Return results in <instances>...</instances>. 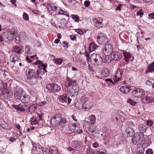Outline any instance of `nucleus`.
<instances>
[{
    "mask_svg": "<svg viewBox=\"0 0 154 154\" xmlns=\"http://www.w3.org/2000/svg\"><path fill=\"white\" fill-rule=\"evenodd\" d=\"M26 75L28 79V82L31 85L35 84L37 82V74L35 71L31 69H27L26 71Z\"/></svg>",
    "mask_w": 154,
    "mask_h": 154,
    "instance_id": "f257e3e1",
    "label": "nucleus"
},
{
    "mask_svg": "<svg viewBox=\"0 0 154 154\" xmlns=\"http://www.w3.org/2000/svg\"><path fill=\"white\" fill-rule=\"evenodd\" d=\"M127 115L123 112L119 111L114 113L111 116L112 118H115L116 123L118 124L122 125L125 121L127 117Z\"/></svg>",
    "mask_w": 154,
    "mask_h": 154,
    "instance_id": "f03ea898",
    "label": "nucleus"
},
{
    "mask_svg": "<svg viewBox=\"0 0 154 154\" xmlns=\"http://www.w3.org/2000/svg\"><path fill=\"white\" fill-rule=\"evenodd\" d=\"M81 101L83 103V109L86 111L89 110L93 105V103L85 97H81Z\"/></svg>",
    "mask_w": 154,
    "mask_h": 154,
    "instance_id": "7ed1b4c3",
    "label": "nucleus"
},
{
    "mask_svg": "<svg viewBox=\"0 0 154 154\" xmlns=\"http://www.w3.org/2000/svg\"><path fill=\"white\" fill-rule=\"evenodd\" d=\"M90 122H85L84 125V127L90 134L94 136L97 131V129L95 127L90 125Z\"/></svg>",
    "mask_w": 154,
    "mask_h": 154,
    "instance_id": "20e7f679",
    "label": "nucleus"
},
{
    "mask_svg": "<svg viewBox=\"0 0 154 154\" xmlns=\"http://www.w3.org/2000/svg\"><path fill=\"white\" fill-rule=\"evenodd\" d=\"M90 60L93 61L95 66L101 65L102 63L103 59L102 57L96 54H93L90 56Z\"/></svg>",
    "mask_w": 154,
    "mask_h": 154,
    "instance_id": "39448f33",
    "label": "nucleus"
},
{
    "mask_svg": "<svg viewBox=\"0 0 154 154\" xmlns=\"http://www.w3.org/2000/svg\"><path fill=\"white\" fill-rule=\"evenodd\" d=\"M45 89L51 93H55L60 91L61 89L60 87L56 84H48Z\"/></svg>",
    "mask_w": 154,
    "mask_h": 154,
    "instance_id": "423d86ee",
    "label": "nucleus"
},
{
    "mask_svg": "<svg viewBox=\"0 0 154 154\" xmlns=\"http://www.w3.org/2000/svg\"><path fill=\"white\" fill-rule=\"evenodd\" d=\"M69 129L72 132H77L78 134H81L83 131L82 129H80V125L78 123H71L68 126Z\"/></svg>",
    "mask_w": 154,
    "mask_h": 154,
    "instance_id": "0eeeda50",
    "label": "nucleus"
},
{
    "mask_svg": "<svg viewBox=\"0 0 154 154\" xmlns=\"http://www.w3.org/2000/svg\"><path fill=\"white\" fill-rule=\"evenodd\" d=\"M14 96L16 99L19 100L24 93L23 90L20 87L16 86L13 90Z\"/></svg>",
    "mask_w": 154,
    "mask_h": 154,
    "instance_id": "6e6552de",
    "label": "nucleus"
},
{
    "mask_svg": "<svg viewBox=\"0 0 154 154\" xmlns=\"http://www.w3.org/2000/svg\"><path fill=\"white\" fill-rule=\"evenodd\" d=\"M112 51V47L111 44L109 43L106 44L102 49L103 54L107 56L110 55Z\"/></svg>",
    "mask_w": 154,
    "mask_h": 154,
    "instance_id": "1a4fd4ad",
    "label": "nucleus"
},
{
    "mask_svg": "<svg viewBox=\"0 0 154 154\" xmlns=\"http://www.w3.org/2000/svg\"><path fill=\"white\" fill-rule=\"evenodd\" d=\"M132 94L134 97H142L145 96V91L142 88H137L132 91Z\"/></svg>",
    "mask_w": 154,
    "mask_h": 154,
    "instance_id": "9d476101",
    "label": "nucleus"
},
{
    "mask_svg": "<svg viewBox=\"0 0 154 154\" xmlns=\"http://www.w3.org/2000/svg\"><path fill=\"white\" fill-rule=\"evenodd\" d=\"M46 65H43L42 67L39 66L38 68L36 73L37 79H40L42 78V76L44 75L45 72H47L46 69Z\"/></svg>",
    "mask_w": 154,
    "mask_h": 154,
    "instance_id": "9b49d317",
    "label": "nucleus"
},
{
    "mask_svg": "<svg viewBox=\"0 0 154 154\" xmlns=\"http://www.w3.org/2000/svg\"><path fill=\"white\" fill-rule=\"evenodd\" d=\"M108 38L105 34L103 33H100L97 37V42L99 44L103 45L104 43L107 42Z\"/></svg>",
    "mask_w": 154,
    "mask_h": 154,
    "instance_id": "f8f14e48",
    "label": "nucleus"
},
{
    "mask_svg": "<svg viewBox=\"0 0 154 154\" xmlns=\"http://www.w3.org/2000/svg\"><path fill=\"white\" fill-rule=\"evenodd\" d=\"M123 70L120 69H118L114 75L113 79L115 82L120 81L121 80Z\"/></svg>",
    "mask_w": 154,
    "mask_h": 154,
    "instance_id": "ddd939ff",
    "label": "nucleus"
},
{
    "mask_svg": "<svg viewBox=\"0 0 154 154\" xmlns=\"http://www.w3.org/2000/svg\"><path fill=\"white\" fill-rule=\"evenodd\" d=\"M93 20L95 26L97 28L101 27L103 26V20L100 17H95L93 18Z\"/></svg>",
    "mask_w": 154,
    "mask_h": 154,
    "instance_id": "4468645a",
    "label": "nucleus"
},
{
    "mask_svg": "<svg viewBox=\"0 0 154 154\" xmlns=\"http://www.w3.org/2000/svg\"><path fill=\"white\" fill-rule=\"evenodd\" d=\"M79 91V89L77 85L74 84L72 86L71 89L69 90V94L71 96H75L77 94Z\"/></svg>",
    "mask_w": 154,
    "mask_h": 154,
    "instance_id": "2eb2a0df",
    "label": "nucleus"
},
{
    "mask_svg": "<svg viewBox=\"0 0 154 154\" xmlns=\"http://www.w3.org/2000/svg\"><path fill=\"white\" fill-rule=\"evenodd\" d=\"M20 39L24 40L25 42H27L28 38L27 34L24 32H21L20 34L19 37H17L15 38V39L17 40V41L16 42L17 43H18L19 42V39Z\"/></svg>",
    "mask_w": 154,
    "mask_h": 154,
    "instance_id": "dca6fc26",
    "label": "nucleus"
},
{
    "mask_svg": "<svg viewBox=\"0 0 154 154\" xmlns=\"http://www.w3.org/2000/svg\"><path fill=\"white\" fill-rule=\"evenodd\" d=\"M59 99L61 102L62 103H65L68 104H69L72 100L69 98L67 97L66 94H64L62 95H60L59 97Z\"/></svg>",
    "mask_w": 154,
    "mask_h": 154,
    "instance_id": "f3484780",
    "label": "nucleus"
},
{
    "mask_svg": "<svg viewBox=\"0 0 154 154\" xmlns=\"http://www.w3.org/2000/svg\"><path fill=\"white\" fill-rule=\"evenodd\" d=\"M123 54L124 57L125 61L126 62H129L130 61H132L134 60L133 56H131V54L127 52L126 51L123 50Z\"/></svg>",
    "mask_w": 154,
    "mask_h": 154,
    "instance_id": "a211bd4d",
    "label": "nucleus"
},
{
    "mask_svg": "<svg viewBox=\"0 0 154 154\" xmlns=\"http://www.w3.org/2000/svg\"><path fill=\"white\" fill-rule=\"evenodd\" d=\"M111 57L112 60L114 61H117L121 59L122 56L118 52L114 51L112 52Z\"/></svg>",
    "mask_w": 154,
    "mask_h": 154,
    "instance_id": "6ab92c4d",
    "label": "nucleus"
},
{
    "mask_svg": "<svg viewBox=\"0 0 154 154\" xmlns=\"http://www.w3.org/2000/svg\"><path fill=\"white\" fill-rule=\"evenodd\" d=\"M60 118L57 116H53L51 119V125L53 127L60 125Z\"/></svg>",
    "mask_w": 154,
    "mask_h": 154,
    "instance_id": "aec40b11",
    "label": "nucleus"
},
{
    "mask_svg": "<svg viewBox=\"0 0 154 154\" xmlns=\"http://www.w3.org/2000/svg\"><path fill=\"white\" fill-rule=\"evenodd\" d=\"M19 100L23 103H27L29 101L30 97L29 95L23 93Z\"/></svg>",
    "mask_w": 154,
    "mask_h": 154,
    "instance_id": "412c9836",
    "label": "nucleus"
},
{
    "mask_svg": "<svg viewBox=\"0 0 154 154\" xmlns=\"http://www.w3.org/2000/svg\"><path fill=\"white\" fill-rule=\"evenodd\" d=\"M12 106L17 111L20 112H24L26 110L25 106L22 104H20L18 105L14 104L12 105Z\"/></svg>",
    "mask_w": 154,
    "mask_h": 154,
    "instance_id": "4be33fe9",
    "label": "nucleus"
},
{
    "mask_svg": "<svg viewBox=\"0 0 154 154\" xmlns=\"http://www.w3.org/2000/svg\"><path fill=\"white\" fill-rule=\"evenodd\" d=\"M141 100L144 103H147L153 102L154 99L152 97L146 96L141 98Z\"/></svg>",
    "mask_w": 154,
    "mask_h": 154,
    "instance_id": "5701e85b",
    "label": "nucleus"
},
{
    "mask_svg": "<svg viewBox=\"0 0 154 154\" xmlns=\"http://www.w3.org/2000/svg\"><path fill=\"white\" fill-rule=\"evenodd\" d=\"M12 51L18 54H21L23 52V50L20 47L17 46H13Z\"/></svg>",
    "mask_w": 154,
    "mask_h": 154,
    "instance_id": "b1692460",
    "label": "nucleus"
},
{
    "mask_svg": "<svg viewBox=\"0 0 154 154\" xmlns=\"http://www.w3.org/2000/svg\"><path fill=\"white\" fill-rule=\"evenodd\" d=\"M4 90H3L2 91V94L4 97L5 98L7 99H9L12 96L11 93L10 92H9L7 89H4Z\"/></svg>",
    "mask_w": 154,
    "mask_h": 154,
    "instance_id": "393cba45",
    "label": "nucleus"
},
{
    "mask_svg": "<svg viewBox=\"0 0 154 154\" xmlns=\"http://www.w3.org/2000/svg\"><path fill=\"white\" fill-rule=\"evenodd\" d=\"M130 90L129 87L124 85L122 86L120 88V91L124 94H127Z\"/></svg>",
    "mask_w": 154,
    "mask_h": 154,
    "instance_id": "a878e982",
    "label": "nucleus"
},
{
    "mask_svg": "<svg viewBox=\"0 0 154 154\" xmlns=\"http://www.w3.org/2000/svg\"><path fill=\"white\" fill-rule=\"evenodd\" d=\"M127 133V136L132 137L134 135V132L133 129L130 127H128L126 130Z\"/></svg>",
    "mask_w": 154,
    "mask_h": 154,
    "instance_id": "bb28decb",
    "label": "nucleus"
},
{
    "mask_svg": "<svg viewBox=\"0 0 154 154\" xmlns=\"http://www.w3.org/2000/svg\"><path fill=\"white\" fill-rule=\"evenodd\" d=\"M47 8L49 11H50L54 12L57 10V7L55 6L54 4L53 3L48 4Z\"/></svg>",
    "mask_w": 154,
    "mask_h": 154,
    "instance_id": "cd10ccee",
    "label": "nucleus"
},
{
    "mask_svg": "<svg viewBox=\"0 0 154 154\" xmlns=\"http://www.w3.org/2000/svg\"><path fill=\"white\" fill-rule=\"evenodd\" d=\"M109 74V70L106 68H103L101 71V75L103 77H108Z\"/></svg>",
    "mask_w": 154,
    "mask_h": 154,
    "instance_id": "c85d7f7f",
    "label": "nucleus"
},
{
    "mask_svg": "<svg viewBox=\"0 0 154 154\" xmlns=\"http://www.w3.org/2000/svg\"><path fill=\"white\" fill-rule=\"evenodd\" d=\"M98 47L94 42L91 43L89 45L88 50L89 52H91L97 49Z\"/></svg>",
    "mask_w": 154,
    "mask_h": 154,
    "instance_id": "c756f323",
    "label": "nucleus"
},
{
    "mask_svg": "<svg viewBox=\"0 0 154 154\" xmlns=\"http://www.w3.org/2000/svg\"><path fill=\"white\" fill-rule=\"evenodd\" d=\"M19 58L17 55L16 54H12L11 55L9 58L10 61L13 63H15L16 61H18Z\"/></svg>",
    "mask_w": 154,
    "mask_h": 154,
    "instance_id": "7c9ffc66",
    "label": "nucleus"
},
{
    "mask_svg": "<svg viewBox=\"0 0 154 154\" xmlns=\"http://www.w3.org/2000/svg\"><path fill=\"white\" fill-rule=\"evenodd\" d=\"M29 121L32 125H36L38 123V120L37 119V118L34 116L30 118Z\"/></svg>",
    "mask_w": 154,
    "mask_h": 154,
    "instance_id": "2f4dec72",
    "label": "nucleus"
},
{
    "mask_svg": "<svg viewBox=\"0 0 154 154\" xmlns=\"http://www.w3.org/2000/svg\"><path fill=\"white\" fill-rule=\"evenodd\" d=\"M138 128L140 132L143 133L146 131L147 128L146 124H142L139 125Z\"/></svg>",
    "mask_w": 154,
    "mask_h": 154,
    "instance_id": "473e14b6",
    "label": "nucleus"
},
{
    "mask_svg": "<svg viewBox=\"0 0 154 154\" xmlns=\"http://www.w3.org/2000/svg\"><path fill=\"white\" fill-rule=\"evenodd\" d=\"M75 82V80H73L69 77H68L67 78V81L66 83V87L68 88L69 87L71 86L72 85L74 84Z\"/></svg>",
    "mask_w": 154,
    "mask_h": 154,
    "instance_id": "72a5a7b5",
    "label": "nucleus"
},
{
    "mask_svg": "<svg viewBox=\"0 0 154 154\" xmlns=\"http://www.w3.org/2000/svg\"><path fill=\"white\" fill-rule=\"evenodd\" d=\"M25 52L30 54L34 52V51L32 49L30 46L29 45H26L25 48Z\"/></svg>",
    "mask_w": 154,
    "mask_h": 154,
    "instance_id": "f704fd0d",
    "label": "nucleus"
},
{
    "mask_svg": "<svg viewBox=\"0 0 154 154\" xmlns=\"http://www.w3.org/2000/svg\"><path fill=\"white\" fill-rule=\"evenodd\" d=\"M73 60L75 62L80 63L81 62V60L77 54H74L72 55Z\"/></svg>",
    "mask_w": 154,
    "mask_h": 154,
    "instance_id": "c9c22d12",
    "label": "nucleus"
},
{
    "mask_svg": "<svg viewBox=\"0 0 154 154\" xmlns=\"http://www.w3.org/2000/svg\"><path fill=\"white\" fill-rule=\"evenodd\" d=\"M76 108L78 109H81L83 108V103L81 101V98L80 102H76L75 104Z\"/></svg>",
    "mask_w": 154,
    "mask_h": 154,
    "instance_id": "e433bc0d",
    "label": "nucleus"
},
{
    "mask_svg": "<svg viewBox=\"0 0 154 154\" xmlns=\"http://www.w3.org/2000/svg\"><path fill=\"white\" fill-rule=\"evenodd\" d=\"M41 150L43 151V154H53V153L51 150V149H50L42 147Z\"/></svg>",
    "mask_w": 154,
    "mask_h": 154,
    "instance_id": "4c0bfd02",
    "label": "nucleus"
},
{
    "mask_svg": "<svg viewBox=\"0 0 154 154\" xmlns=\"http://www.w3.org/2000/svg\"><path fill=\"white\" fill-rule=\"evenodd\" d=\"M58 9H59V11H57L56 12V13H57V14L63 15H67V14L66 12L64 11L60 8H58ZM57 10H58V9H57Z\"/></svg>",
    "mask_w": 154,
    "mask_h": 154,
    "instance_id": "58836bf2",
    "label": "nucleus"
},
{
    "mask_svg": "<svg viewBox=\"0 0 154 154\" xmlns=\"http://www.w3.org/2000/svg\"><path fill=\"white\" fill-rule=\"evenodd\" d=\"M89 120L91 122V124H94L96 122V117L94 115H91L89 117Z\"/></svg>",
    "mask_w": 154,
    "mask_h": 154,
    "instance_id": "ea45409f",
    "label": "nucleus"
},
{
    "mask_svg": "<svg viewBox=\"0 0 154 154\" xmlns=\"http://www.w3.org/2000/svg\"><path fill=\"white\" fill-rule=\"evenodd\" d=\"M147 68L149 71H150L151 72H152L154 71V60L152 63L149 64Z\"/></svg>",
    "mask_w": 154,
    "mask_h": 154,
    "instance_id": "a19ab883",
    "label": "nucleus"
},
{
    "mask_svg": "<svg viewBox=\"0 0 154 154\" xmlns=\"http://www.w3.org/2000/svg\"><path fill=\"white\" fill-rule=\"evenodd\" d=\"M33 63L35 65L38 66V68L39 66H40V67H42L43 65H46L45 64H43L42 61L39 60H36L35 62H33Z\"/></svg>",
    "mask_w": 154,
    "mask_h": 154,
    "instance_id": "79ce46f5",
    "label": "nucleus"
},
{
    "mask_svg": "<svg viewBox=\"0 0 154 154\" xmlns=\"http://www.w3.org/2000/svg\"><path fill=\"white\" fill-rule=\"evenodd\" d=\"M63 61V60L60 58H55L54 60V62L56 64L60 65L61 64Z\"/></svg>",
    "mask_w": 154,
    "mask_h": 154,
    "instance_id": "37998d69",
    "label": "nucleus"
},
{
    "mask_svg": "<svg viewBox=\"0 0 154 154\" xmlns=\"http://www.w3.org/2000/svg\"><path fill=\"white\" fill-rule=\"evenodd\" d=\"M75 31L78 34L80 35L83 34L84 32H86V30L85 29H75Z\"/></svg>",
    "mask_w": 154,
    "mask_h": 154,
    "instance_id": "c03bdc74",
    "label": "nucleus"
},
{
    "mask_svg": "<svg viewBox=\"0 0 154 154\" xmlns=\"http://www.w3.org/2000/svg\"><path fill=\"white\" fill-rule=\"evenodd\" d=\"M7 85V84L6 83H4L2 82V83H1L0 84V87L1 88H0V90H1L2 91L4 90V89H6V88Z\"/></svg>",
    "mask_w": 154,
    "mask_h": 154,
    "instance_id": "a18cd8bd",
    "label": "nucleus"
},
{
    "mask_svg": "<svg viewBox=\"0 0 154 154\" xmlns=\"http://www.w3.org/2000/svg\"><path fill=\"white\" fill-rule=\"evenodd\" d=\"M139 137H134L132 138V141L133 144H136L139 143Z\"/></svg>",
    "mask_w": 154,
    "mask_h": 154,
    "instance_id": "49530a36",
    "label": "nucleus"
},
{
    "mask_svg": "<svg viewBox=\"0 0 154 154\" xmlns=\"http://www.w3.org/2000/svg\"><path fill=\"white\" fill-rule=\"evenodd\" d=\"M33 150L32 151V153H35V151L37 152L38 149H39V147H38L37 144L36 143H33L32 144Z\"/></svg>",
    "mask_w": 154,
    "mask_h": 154,
    "instance_id": "de8ad7c7",
    "label": "nucleus"
},
{
    "mask_svg": "<svg viewBox=\"0 0 154 154\" xmlns=\"http://www.w3.org/2000/svg\"><path fill=\"white\" fill-rule=\"evenodd\" d=\"M109 137L108 135L106 134V135L103 138L104 140L103 143L105 144L108 143L109 141Z\"/></svg>",
    "mask_w": 154,
    "mask_h": 154,
    "instance_id": "09e8293b",
    "label": "nucleus"
},
{
    "mask_svg": "<svg viewBox=\"0 0 154 154\" xmlns=\"http://www.w3.org/2000/svg\"><path fill=\"white\" fill-rule=\"evenodd\" d=\"M127 102L132 106H134L137 103L136 102L130 99H128Z\"/></svg>",
    "mask_w": 154,
    "mask_h": 154,
    "instance_id": "8fccbe9b",
    "label": "nucleus"
},
{
    "mask_svg": "<svg viewBox=\"0 0 154 154\" xmlns=\"http://www.w3.org/2000/svg\"><path fill=\"white\" fill-rule=\"evenodd\" d=\"M67 123V122L65 118H63L61 119H60V125H62V124H66Z\"/></svg>",
    "mask_w": 154,
    "mask_h": 154,
    "instance_id": "3c124183",
    "label": "nucleus"
},
{
    "mask_svg": "<svg viewBox=\"0 0 154 154\" xmlns=\"http://www.w3.org/2000/svg\"><path fill=\"white\" fill-rule=\"evenodd\" d=\"M71 17L73 19L75 20V21L79 23V19L78 16L72 14L71 15Z\"/></svg>",
    "mask_w": 154,
    "mask_h": 154,
    "instance_id": "603ef678",
    "label": "nucleus"
},
{
    "mask_svg": "<svg viewBox=\"0 0 154 154\" xmlns=\"http://www.w3.org/2000/svg\"><path fill=\"white\" fill-rule=\"evenodd\" d=\"M51 150L53 154H57L58 153L57 148L56 147H53L51 148Z\"/></svg>",
    "mask_w": 154,
    "mask_h": 154,
    "instance_id": "864d4df0",
    "label": "nucleus"
},
{
    "mask_svg": "<svg viewBox=\"0 0 154 154\" xmlns=\"http://www.w3.org/2000/svg\"><path fill=\"white\" fill-rule=\"evenodd\" d=\"M87 154H94L95 152L91 148H88L87 150Z\"/></svg>",
    "mask_w": 154,
    "mask_h": 154,
    "instance_id": "5fc2aeb1",
    "label": "nucleus"
},
{
    "mask_svg": "<svg viewBox=\"0 0 154 154\" xmlns=\"http://www.w3.org/2000/svg\"><path fill=\"white\" fill-rule=\"evenodd\" d=\"M23 19L26 20H28L29 19V17L27 14L25 12L23 13Z\"/></svg>",
    "mask_w": 154,
    "mask_h": 154,
    "instance_id": "6e6d98bb",
    "label": "nucleus"
},
{
    "mask_svg": "<svg viewBox=\"0 0 154 154\" xmlns=\"http://www.w3.org/2000/svg\"><path fill=\"white\" fill-rule=\"evenodd\" d=\"M75 144L73 145V146L74 148L79 147L81 146V143L79 141H76L75 142Z\"/></svg>",
    "mask_w": 154,
    "mask_h": 154,
    "instance_id": "4d7b16f0",
    "label": "nucleus"
},
{
    "mask_svg": "<svg viewBox=\"0 0 154 154\" xmlns=\"http://www.w3.org/2000/svg\"><path fill=\"white\" fill-rule=\"evenodd\" d=\"M143 13L142 12L141 9L137 13V16H139L140 17H141L143 16Z\"/></svg>",
    "mask_w": 154,
    "mask_h": 154,
    "instance_id": "13d9d810",
    "label": "nucleus"
},
{
    "mask_svg": "<svg viewBox=\"0 0 154 154\" xmlns=\"http://www.w3.org/2000/svg\"><path fill=\"white\" fill-rule=\"evenodd\" d=\"M106 150L104 149H100L99 151H97V154H105Z\"/></svg>",
    "mask_w": 154,
    "mask_h": 154,
    "instance_id": "bf43d9fd",
    "label": "nucleus"
},
{
    "mask_svg": "<svg viewBox=\"0 0 154 154\" xmlns=\"http://www.w3.org/2000/svg\"><path fill=\"white\" fill-rule=\"evenodd\" d=\"M84 4L85 7H88L90 5V2L89 1L86 0L84 2Z\"/></svg>",
    "mask_w": 154,
    "mask_h": 154,
    "instance_id": "052dcab7",
    "label": "nucleus"
},
{
    "mask_svg": "<svg viewBox=\"0 0 154 154\" xmlns=\"http://www.w3.org/2000/svg\"><path fill=\"white\" fill-rule=\"evenodd\" d=\"M146 154H153V152L152 149L150 148L148 149L146 152Z\"/></svg>",
    "mask_w": 154,
    "mask_h": 154,
    "instance_id": "680f3d73",
    "label": "nucleus"
},
{
    "mask_svg": "<svg viewBox=\"0 0 154 154\" xmlns=\"http://www.w3.org/2000/svg\"><path fill=\"white\" fill-rule=\"evenodd\" d=\"M47 101H44L40 103H38V105L39 106H44L47 103Z\"/></svg>",
    "mask_w": 154,
    "mask_h": 154,
    "instance_id": "e2e57ef3",
    "label": "nucleus"
},
{
    "mask_svg": "<svg viewBox=\"0 0 154 154\" xmlns=\"http://www.w3.org/2000/svg\"><path fill=\"white\" fill-rule=\"evenodd\" d=\"M105 81L106 82L107 84L109 85H110V84H109V83H111L112 84L114 83L112 80L110 79H105Z\"/></svg>",
    "mask_w": 154,
    "mask_h": 154,
    "instance_id": "0e129e2a",
    "label": "nucleus"
},
{
    "mask_svg": "<svg viewBox=\"0 0 154 154\" xmlns=\"http://www.w3.org/2000/svg\"><path fill=\"white\" fill-rule=\"evenodd\" d=\"M26 60L29 63H31V62L34 60L33 59H31L29 56L26 57Z\"/></svg>",
    "mask_w": 154,
    "mask_h": 154,
    "instance_id": "69168bd1",
    "label": "nucleus"
},
{
    "mask_svg": "<svg viewBox=\"0 0 154 154\" xmlns=\"http://www.w3.org/2000/svg\"><path fill=\"white\" fill-rule=\"evenodd\" d=\"M153 124V122L150 119H149L147 121V125L150 126Z\"/></svg>",
    "mask_w": 154,
    "mask_h": 154,
    "instance_id": "338daca9",
    "label": "nucleus"
},
{
    "mask_svg": "<svg viewBox=\"0 0 154 154\" xmlns=\"http://www.w3.org/2000/svg\"><path fill=\"white\" fill-rule=\"evenodd\" d=\"M28 91L30 94L34 95L35 94V91L32 89H30L28 90Z\"/></svg>",
    "mask_w": 154,
    "mask_h": 154,
    "instance_id": "774afa93",
    "label": "nucleus"
}]
</instances>
